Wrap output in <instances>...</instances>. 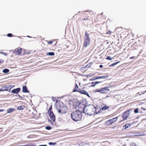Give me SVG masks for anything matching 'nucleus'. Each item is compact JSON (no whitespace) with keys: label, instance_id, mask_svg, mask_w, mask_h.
I'll list each match as a JSON object with an SVG mask.
<instances>
[{"label":"nucleus","instance_id":"6e6552de","mask_svg":"<svg viewBox=\"0 0 146 146\" xmlns=\"http://www.w3.org/2000/svg\"><path fill=\"white\" fill-rule=\"evenodd\" d=\"M108 87H105L101 88L97 91V92L103 93H106L108 92L110 90L108 89Z\"/></svg>","mask_w":146,"mask_h":146},{"label":"nucleus","instance_id":"9d476101","mask_svg":"<svg viewBox=\"0 0 146 146\" xmlns=\"http://www.w3.org/2000/svg\"><path fill=\"white\" fill-rule=\"evenodd\" d=\"M49 114L50 119L53 121H54L55 120V116L52 111H50V113H49Z\"/></svg>","mask_w":146,"mask_h":146},{"label":"nucleus","instance_id":"4be33fe9","mask_svg":"<svg viewBox=\"0 0 146 146\" xmlns=\"http://www.w3.org/2000/svg\"><path fill=\"white\" fill-rule=\"evenodd\" d=\"M109 108V107L105 106L102 108V110H105Z\"/></svg>","mask_w":146,"mask_h":146},{"label":"nucleus","instance_id":"20e7f679","mask_svg":"<svg viewBox=\"0 0 146 146\" xmlns=\"http://www.w3.org/2000/svg\"><path fill=\"white\" fill-rule=\"evenodd\" d=\"M15 86H13L11 85H8L3 87L0 89V92L4 91H8L10 90L12 87Z\"/></svg>","mask_w":146,"mask_h":146},{"label":"nucleus","instance_id":"2f4dec72","mask_svg":"<svg viewBox=\"0 0 146 146\" xmlns=\"http://www.w3.org/2000/svg\"><path fill=\"white\" fill-rule=\"evenodd\" d=\"M82 90H81L80 89H79L78 90H77L76 92H79L81 93V92Z\"/></svg>","mask_w":146,"mask_h":146},{"label":"nucleus","instance_id":"1a4fd4ad","mask_svg":"<svg viewBox=\"0 0 146 146\" xmlns=\"http://www.w3.org/2000/svg\"><path fill=\"white\" fill-rule=\"evenodd\" d=\"M130 113L129 110L125 112L122 115V117L125 120H126L129 116Z\"/></svg>","mask_w":146,"mask_h":146},{"label":"nucleus","instance_id":"412c9836","mask_svg":"<svg viewBox=\"0 0 146 146\" xmlns=\"http://www.w3.org/2000/svg\"><path fill=\"white\" fill-rule=\"evenodd\" d=\"M78 85L76 84V86H75V88L73 90V92H76L77 90H78Z\"/></svg>","mask_w":146,"mask_h":146},{"label":"nucleus","instance_id":"79ce46f5","mask_svg":"<svg viewBox=\"0 0 146 146\" xmlns=\"http://www.w3.org/2000/svg\"><path fill=\"white\" fill-rule=\"evenodd\" d=\"M39 146H47L46 145H39Z\"/></svg>","mask_w":146,"mask_h":146},{"label":"nucleus","instance_id":"a19ab883","mask_svg":"<svg viewBox=\"0 0 146 146\" xmlns=\"http://www.w3.org/2000/svg\"><path fill=\"white\" fill-rule=\"evenodd\" d=\"M103 67V66L102 65H100V67L101 68H102Z\"/></svg>","mask_w":146,"mask_h":146},{"label":"nucleus","instance_id":"dca6fc26","mask_svg":"<svg viewBox=\"0 0 146 146\" xmlns=\"http://www.w3.org/2000/svg\"><path fill=\"white\" fill-rule=\"evenodd\" d=\"M130 125V124H126L123 125V129H127L129 127Z\"/></svg>","mask_w":146,"mask_h":146},{"label":"nucleus","instance_id":"09e8293b","mask_svg":"<svg viewBox=\"0 0 146 146\" xmlns=\"http://www.w3.org/2000/svg\"><path fill=\"white\" fill-rule=\"evenodd\" d=\"M18 95L19 97H21V96L19 95Z\"/></svg>","mask_w":146,"mask_h":146},{"label":"nucleus","instance_id":"ea45409f","mask_svg":"<svg viewBox=\"0 0 146 146\" xmlns=\"http://www.w3.org/2000/svg\"><path fill=\"white\" fill-rule=\"evenodd\" d=\"M144 135H145V133H143L142 134H141V135H139L140 136H144Z\"/></svg>","mask_w":146,"mask_h":146},{"label":"nucleus","instance_id":"37998d69","mask_svg":"<svg viewBox=\"0 0 146 146\" xmlns=\"http://www.w3.org/2000/svg\"><path fill=\"white\" fill-rule=\"evenodd\" d=\"M4 111V110L3 109L0 110V112H2Z\"/></svg>","mask_w":146,"mask_h":146},{"label":"nucleus","instance_id":"423d86ee","mask_svg":"<svg viewBox=\"0 0 146 146\" xmlns=\"http://www.w3.org/2000/svg\"><path fill=\"white\" fill-rule=\"evenodd\" d=\"M86 107V106H85L84 104L80 103L78 104V107L79 110V111H82V112L84 113L85 111Z\"/></svg>","mask_w":146,"mask_h":146},{"label":"nucleus","instance_id":"a211bd4d","mask_svg":"<svg viewBox=\"0 0 146 146\" xmlns=\"http://www.w3.org/2000/svg\"><path fill=\"white\" fill-rule=\"evenodd\" d=\"M14 110V108H10L7 110V113H9Z\"/></svg>","mask_w":146,"mask_h":146},{"label":"nucleus","instance_id":"7c9ffc66","mask_svg":"<svg viewBox=\"0 0 146 146\" xmlns=\"http://www.w3.org/2000/svg\"><path fill=\"white\" fill-rule=\"evenodd\" d=\"M53 42L52 40L48 41V43L49 44H52Z\"/></svg>","mask_w":146,"mask_h":146},{"label":"nucleus","instance_id":"473e14b6","mask_svg":"<svg viewBox=\"0 0 146 146\" xmlns=\"http://www.w3.org/2000/svg\"><path fill=\"white\" fill-rule=\"evenodd\" d=\"M52 109V107H50L49 108V110H48V113H50V111H51V110Z\"/></svg>","mask_w":146,"mask_h":146},{"label":"nucleus","instance_id":"c9c22d12","mask_svg":"<svg viewBox=\"0 0 146 146\" xmlns=\"http://www.w3.org/2000/svg\"><path fill=\"white\" fill-rule=\"evenodd\" d=\"M52 99L54 102H55V100H56V99L53 97H52Z\"/></svg>","mask_w":146,"mask_h":146},{"label":"nucleus","instance_id":"7ed1b4c3","mask_svg":"<svg viewBox=\"0 0 146 146\" xmlns=\"http://www.w3.org/2000/svg\"><path fill=\"white\" fill-rule=\"evenodd\" d=\"M90 39L89 36V34L88 33L86 32L84 37V42L83 44V46L84 47H87L90 43Z\"/></svg>","mask_w":146,"mask_h":146},{"label":"nucleus","instance_id":"b1692460","mask_svg":"<svg viewBox=\"0 0 146 146\" xmlns=\"http://www.w3.org/2000/svg\"><path fill=\"white\" fill-rule=\"evenodd\" d=\"M86 91H85L84 90H82V91H81V93L82 94H85L86 93Z\"/></svg>","mask_w":146,"mask_h":146},{"label":"nucleus","instance_id":"f8f14e48","mask_svg":"<svg viewBox=\"0 0 146 146\" xmlns=\"http://www.w3.org/2000/svg\"><path fill=\"white\" fill-rule=\"evenodd\" d=\"M22 48H20V49L16 48L14 51V52L17 55H20L21 54Z\"/></svg>","mask_w":146,"mask_h":146},{"label":"nucleus","instance_id":"c756f323","mask_svg":"<svg viewBox=\"0 0 146 146\" xmlns=\"http://www.w3.org/2000/svg\"><path fill=\"white\" fill-rule=\"evenodd\" d=\"M134 112L135 113H138V109H135L134 111Z\"/></svg>","mask_w":146,"mask_h":146},{"label":"nucleus","instance_id":"4c0bfd02","mask_svg":"<svg viewBox=\"0 0 146 146\" xmlns=\"http://www.w3.org/2000/svg\"><path fill=\"white\" fill-rule=\"evenodd\" d=\"M3 62V60H2V59H0V63H1Z\"/></svg>","mask_w":146,"mask_h":146},{"label":"nucleus","instance_id":"39448f33","mask_svg":"<svg viewBox=\"0 0 146 146\" xmlns=\"http://www.w3.org/2000/svg\"><path fill=\"white\" fill-rule=\"evenodd\" d=\"M67 110V107L66 106H64L61 108H60V109L58 110V113H61L62 114H65L66 113Z\"/></svg>","mask_w":146,"mask_h":146},{"label":"nucleus","instance_id":"72a5a7b5","mask_svg":"<svg viewBox=\"0 0 146 146\" xmlns=\"http://www.w3.org/2000/svg\"><path fill=\"white\" fill-rule=\"evenodd\" d=\"M0 53H2V54H3L5 56H6V55L7 54L6 53H5V52H0Z\"/></svg>","mask_w":146,"mask_h":146},{"label":"nucleus","instance_id":"393cba45","mask_svg":"<svg viewBox=\"0 0 146 146\" xmlns=\"http://www.w3.org/2000/svg\"><path fill=\"white\" fill-rule=\"evenodd\" d=\"M56 144V143H52V142H49V144L50 145H53V146L55 145Z\"/></svg>","mask_w":146,"mask_h":146},{"label":"nucleus","instance_id":"f03ea898","mask_svg":"<svg viewBox=\"0 0 146 146\" xmlns=\"http://www.w3.org/2000/svg\"><path fill=\"white\" fill-rule=\"evenodd\" d=\"M82 117L81 111L76 110L71 113V117L72 119L76 122L81 120Z\"/></svg>","mask_w":146,"mask_h":146},{"label":"nucleus","instance_id":"58836bf2","mask_svg":"<svg viewBox=\"0 0 146 146\" xmlns=\"http://www.w3.org/2000/svg\"><path fill=\"white\" fill-rule=\"evenodd\" d=\"M91 83H89L87 84V85H88L89 87H90V86H91Z\"/></svg>","mask_w":146,"mask_h":146},{"label":"nucleus","instance_id":"ddd939ff","mask_svg":"<svg viewBox=\"0 0 146 146\" xmlns=\"http://www.w3.org/2000/svg\"><path fill=\"white\" fill-rule=\"evenodd\" d=\"M22 91L24 93H28L29 92V91L28 90L27 87L25 86H23Z\"/></svg>","mask_w":146,"mask_h":146},{"label":"nucleus","instance_id":"bb28decb","mask_svg":"<svg viewBox=\"0 0 146 146\" xmlns=\"http://www.w3.org/2000/svg\"><path fill=\"white\" fill-rule=\"evenodd\" d=\"M52 128V127L50 126H47L46 127V129L48 130H50Z\"/></svg>","mask_w":146,"mask_h":146},{"label":"nucleus","instance_id":"3c124183","mask_svg":"<svg viewBox=\"0 0 146 146\" xmlns=\"http://www.w3.org/2000/svg\"><path fill=\"white\" fill-rule=\"evenodd\" d=\"M80 12H78V13H80Z\"/></svg>","mask_w":146,"mask_h":146},{"label":"nucleus","instance_id":"e433bc0d","mask_svg":"<svg viewBox=\"0 0 146 146\" xmlns=\"http://www.w3.org/2000/svg\"><path fill=\"white\" fill-rule=\"evenodd\" d=\"M135 56H132V57H130V59H133V58H135Z\"/></svg>","mask_w":146,"mask_h":146},{"label":"nucleus","instance_id":"c03bdc74","mask_svg":"<svg viewBox=\"0 0 146 146\" xmlns=\"http://www.w3.org/2000/svg\"><path fill=\"white\" fill-rule=\"evenodd\" d=\"M111 33V32H110V31H109V32H108V33H106V34H110V33Z\"/></svg>","mask_w":146,"mask_h":146},{"label":"nucleus","instance_id":"f3484780","mask_svg":"<svg viewBox=\"0 0 146 146\" xmlns=\"http://www.w3.org/2000/svg\"><path fill=\"white\" fill-rule=\"evenodd\" d=\"M109 76L108 75H107L106 76H99V77L98 78H100V79H105L108 77Z\"/></svg>","mask_w":146,"mask_h":146},{"label":"nucleus","instance_id":"de8ad7c7","mask_svg":"<svg viewBox=\"0 0 146 146\" xmlns=\"http://www.w3.org/2000/svg\"><path fill=\"white\" fill-rule=\"evenodd\" d=\"M86 20V19H83V20Z\"/></svg>","mask_w":146,"mask_h":146},{"label":"nucleus","instance_id":"cd10ccee","mask_svg":"<svg viewBox=\"0 0 146 146\" xmlns=\"http://www.w3.org/2000/svg\"><path fill=\"white\" fill-rule=\"evenodd\" d=\"M106 59L107 60H111L112 59V58H111L110 56H108Z\"/></svg>","mask_w":146,"mask_h":146},{"label":"nucleus","instance_id":"6ab92c4d","mask_svg":"<svg viewBox=\"0 0 146 146\" xmlns=\"http://www.w3.org/2000/svg\"><path fill=\"white\" fill-rule=\"evenodd\" d=\"M9 72V70L7 68L4 69L3 70V72L5 73H7Z\"/></svg>","mask_w":146,"mask_h":146},{"label":"nucleus","instance_id":"aec40b11","mask_svg":"<svg viewBox=\"0 0 146 146\" xmlns=\"http://www.w3.org/2000/svg\"><path fill=\"white\" fill-rule=\"evenodd\" d=\"M46 55L49 56H54V53L53 52H50L47 53Z\"/></svg>","mask_w":146,"mask_h":146},{"label":"nucleus","instance_id":"a18cd8bd","mask_svg":"<svg viewBox=\"0 0 146 146\" xmlns=\"http://www.w3.org/2000/svg\"><path fill=\"white\" fill-rule=\"evenodd\" d=\"M49 121L50 122H51L52 123V121H51V120H49Z\"/></svg>","mask_w":146,"mask_h":146},{"label":"nucleus","instance_id":"a878e982","mask_svg":"<svg viewBox=\"0 0 146 146\" xmlns=\"http://www.w3.org/2000/svg\"><path fill=\"white\" fill-rule=\"evenodd\" d=\"M119 62H115L114 63H113V64H111L110 65V66H114L115 65H116V64H117Z\"/></svg>","mask_w":146,"mask_h":146},{"label":"nucleus","instance_id":"c85d7f7f","mask_svg":"<svg viewBox=\"0 0 146 146\" xmlns=\"http://www.w3.org/2000/svg\"><path fill=\"white\" fill-rule=\"evenodd\" d=\"M7 36L8 37H11L12 36V34L11 33H8L7 35Z\"/></svg>","mask_w":146,"mask_h":146},{"label":"nucleus","instance_id":"9b49d317","mask_svg":"<svg viewBox=\"0 0 146 146\" xmlns=\"http://www.w3.org/2000/svg\"><path fill=\"white\" fill-rule=\"evenodd\" d=\"M20 90L21 89L20 88H17L11 91V92L12 93L17 94L19 93Z\"/></svg>","mask_w":146,"mask_h":146},{"label":"nucleus","instance_id":"f257e3e1","mask_svg":"<svg viewBox=\"0 0 146 146\" xmlns=\"http://www.w3.org/2000/svg\"><path fill=\"white\" fill-rule=\"evenodd\" d=\"M96 108L93 105H88L86 106L85 111L84 112L85 114L91 116L93 115L95 113L96 114L98 113V112H96Z\"/></svg>","mask_w":146,"mask_h":146},{"label":"nucleus","instance_id":"0eeeda50","mask_svg":"<svg viewBox=\"0 0 146 146\" xmlns=\"http://www.w3.org/2000/svg\"><path fill=\"white\" fill-rule=\"evenodd\" d=\"M117 117L110 119L106 122L105 124L107 125H108L114 123L117 120Z\"/></svg>","mask_w":146,"mask_h":146},{"label":"nucleus","instance_id":"4468645a","mask_svg":"<svg viewBox=\"0 0 146 146\" xmlns=\"http://www.w3.org/2000/svg\"><path fill=\"white\" fill-rule=\"evenodd\" d=\"M100 82H98L96 81L94 82H92L91 83V84H92L91 85V86H91V87H94L95 86L98 84Z\"/></svg>","mask_w":146,"mask_h":146},{"label":"nucleus","instance_id":"8fccbe9b","mask_svg":"<svg viewBox=\"0 0 146 146\" xmlns=\"http://www.w3.org/2000/svg\"><path fill=\"white\" fill-rule=\"evenodd\" d=\"M108 44V42L107 43Z\"/></svg>","mask_w":146,"mask_h":146},{"label":"nucleus","instance_id":"5701e85b","mask_svg":"<svg viewBox=\"0 0 146 146\" xmlns=\"http://www.w3.org/2000/svg\"><path fill=\"white\" fill-rule=\"evenodd\" d=\"M99 76L97 77H93L92 79H90V80L93 81V80H95L100 79V78H98Z\"/></svg>","mask_w":146,"mask_h":146},{"label":"nucleus","instance_id":"49530a36","mask_svg":"<svg viewBox=\"0 0 146 146\" xmlns=\"http://www.w3.org/2000/svg\"><path fill=\"white\" fill-rule=\"evenodd\" d=\"M27 37H30V36H28H28H27Z\"/></svg>","mask_w":146,"mask_h":146},{"label":"nucleus","instance_id":"2eb2a0df","mask_svg":"<svg viewBox=\"0 0 146 146\" xmlns=\"http://www.w3.org/2000/svg\"><path fill=\"white\" fill-rule=\"evenodd\" d=\"M25 108V106L23 105H22L18 106L17 107V109L19 110H23Z\"/></svg>","mask_w":146,"mask_h":146},{"label":"nucleus","instance_id":"f704fd0d","mask_svg":"<svg viewBox=\"0 0 146 146\" xmlns=\"http://www.w3.org/2000/svg\"><path fill=\"white\" fill-rule=\"evenodd\" d=\"M86 93L85 94V95H86L87 96H88V97H89V98H90V96H89V94H88V93L86 92Z\"/></svg>","mask_w":146,"mask_h":146}]
</instances>
